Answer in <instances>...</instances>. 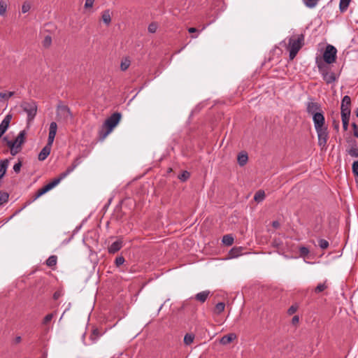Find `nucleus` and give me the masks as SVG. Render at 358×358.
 Here are the masks:
<instances>
[{
    "instance_id": "f257e3e1",
    "label": "nucleus",
    "mask_w": 358,
    "mask_h": 358,
    "mask_svg": "<svg viewBox=\"0 0 358 358\" xmlns=\"http://www.w3.org/2000/svg\"><path fill=\"white\" fill-rule=\"evenodd\" d=\"M80 164V158H76L73 162L72 164L69 166L64 172L60 173L57 178H54L52 181L45 185L42 188L39 189L32 196L31 199H30L26 203L24 208L26 207L27 205H29L34 201H36L37 199H38L40 196H41L42 195H43L52 188H54L55 186H57L62 180L65 178L69 174H70Z\"/></svg>"
},
{
    "instance_id": "f03ea898",
    "label": "nucleus",
    "mask_w": 358,
    "mask_h": 358,
    "mask_svg": "<svg viewBox=\"0 0 358 358\" xmlns=\"http://www.w3.org/2000/svg\"><path fill=\"white\" fill-rule=\"evenodd\" d=\"M306 113L313 117V124L325 120L322 105L313 97H308L306 103Z\"/></svg>"
},
{
    "instance_id": "7ed1b4c3",
    "label": "nucleus",
    "mask_w": 358,
    "mask_h": 358,
    "mask_svg": "<svg viewBox=\"0 0 358 358\" xmlns=\"http://www.w3.org/2000/svg\"><path fill=\"white\" fill-rule=\"evenodd\" d=\"M305 36L303 34L297 36H292L289 38L287 49L289 50V57L290 60H293L296 56L299 51L304 45Z\"/></svg>"
},
{
    "instance_id": "20e7f679",
    "label": "nucleus",
    "mask_w": 358,
    "mask_h": 358,
    "mask_svg": "<svg viewBox=\"0 0 358 358\" xmlns=\"http://www.w3.org/2000/svg\"><path fill=\"white\" fill-rule=\"evenodd\" d=\"M121 117V113L116 112L106 120L101 129L99 132L101 140H103L112 131L113 128L119 123Z\"/></svg>"
},
{
    "instance_id": "39448f33",
    "label": "nucleus",
    "mask_w": 358,
    "mask_h": 358,
    "mask_svg": "<svg viewBox=\"0 0 358 358\" xmlns=\"http://www.w3.org/2000/svg\"><path fill=\"white\" fill-rule=\"evenodd\" d=\"M314 127L317 134L318 145L321 150H326L329 139V131L325 120L314 124Z\"/></svg>"
},
{
    "instance_id": "423d86ee",
    "label": "nucleus",
    "mask_w": 358,
    "mask_h": 358,
    "mask_svg": "<svg viewBox=\"0 0 358 358\" xmlns=\"http://www.w3.org/2000/svg\"><path fill=\"white\" fill-rule=\"evenodd\" d=\"M20 107L27 115V124L32 122L37 113L38 106L36 102L34 101H22Z\"/></svg>"
},
{
    "instance_id": "0eeeda50",
    "label": "nucleus",
    "mask_w": 358,
    "mask_h": 358,
    "mask_svg": "<svg viewBox=\"0 0 358 358\" xmlns=\"http://www.w3.org/2000/svg\"><path fill=\"white\" fill-rule=\"evenodd\" d=\"M336 48L334 45L328 44L326 46V49L323 54L324 61L328 64H331L335 62L336 59Z\"/></svg>"
},
{
    "instance_id": "6e6552de",
    "label": "nucleus",
    "mask_w": 358,
    "mask_h": 358,
    "mask_svg": "<svg viewBox=\"0 0 358 358\" xmlns=\"http://www.w3.org/2000/svg\"><path fill=\"white\" fill-rule=\"evenodd\" d=\"M57 116L64 121L71 120L73 117L70 108L62 104H59L57 107Z\"/></svg>"
},
{
    "instance_id": "1a4fd4ad",
    "label": "nucleus",
    "mask_w": 358,
    "mask_h": 358,
    "mask_svg": "<svg viewBox=\"0 0 358 358\" xmlns=\"http://www.w3.org/2000/svg\"><path fill=\"white\" fill-rule=\"evenodd\" d=\"M351 114V99L349 96L345 95L341 101V115L350 116Z\"/></svg>"
},
{
    "instance_id": "9d476101",
    "label": "nucleus",
    "mask_w": 358,
    "mask_h": 358,
    "mask_svg": "<svg viewBox=\"0 0 358 358\" xmlns=\"http://www.w3.org/2000/svg\"><path fill=\"white\" fill-rule=\"evenodd\" d=\"M26 139V131L24 130L21 131L15 139L13 141L14 144L18 150V153L22 150V145L24 143Z\"/></svg>"
},
{
    "instance_id": "9b49d317",
    "label": "nucleus",
    "mask_w": 358,
    "mask_h": 358,
    "mask_svg": "<svg viewBox=\"0 0 358 358\" xmlns=\"http://www.w3.org/2000/svg\"><path fill=\"white\" fill-rule=\"evenodd\" d=\"M122 247L123 241L121 239H118L108 246V252L110 254H115L118 252Z\"/></svg>"
},
{
    "instance_id": "f8f14e48",
    "label": "nucleus",
    "mask_w": 358,
    "mask_h": 358,
    "mask_svg": "<svg viewBox=\"0 0 358 358\" xmlns=\"http://www.w3.org/2000/svg\"><path fill=\"white\" fill-rule=\"evenodd\" d=\"M12 119V115L8 114L5 116L4 119L2 120V122L0 124V131L5 134L7 129L9 127L10 121Z\"/></svg>"
},
{
    "instance_id": "ddd939ff",
    "label": "nucleus",
    "mask_w": 358,
    "mask_h": 358,
    "mask_svg": "<svg viewBox=\"0 0 358 358\" xmlns=\"http://www.w3.org/2000/svg\"><path fill=\"white\" fill-rule=\"evenodd\" d=\"M210 293L209 290L201 292L194 296V299L201 303H204L209 296Z\"/></svg>"
},
{
    "instance_id": "4468645a",
    "label": "nucleus",
    "mask_w": 358,
    "mask_h": 358,
    "mask_svg": "<svg viewBox=\"0 0 358 358\" xmlns=\"http://www.w3.org/2000/svg\"><path fill=\"white\" fill-rule=\"evenodd\" d=\"M347 152L350 157L358 158V146L355 141H353L350 148L347 150Z\"/></svg>"
},
{
    "instance_id": "2eb2a0df",
    "label": "nucleus",
    "mask_w": 358,
    "mask_h": 358,
    "mask_svg": "<svg viewBox=\"0 0 358 358\" xmlns=\"http://www.w3.org/2000/svg\"><path fill=\"white\" fill-rule=\"evenodd\" d=\"M322 78L327 84H331L334 83L336 79L335 73L334 72L329 71L323 73Z\"/></svg>"
},
{
    "instance_id": "dca6fc26",
    "label": "nucleus",
    "mask_w": 358,
    "mask_h": 358,
    "mask_svg": "<svg viewBox=\"0 0 358 358\" xmlns=\"http://www.w3.org/2000/svg\"><path fill=\"white\" fill-rule=\"evenodd\" d=\"M9 164V159H6L0 162V180L4 176L6 173Z\"/></svg>"
},
{
    "instance_id": "f3484780",
    "label": "nucleus",
    "mask_w": 358,
    "mask_h": 358,
    "mask_svg": "<svg viewBox=\"0 0 358 358\" xmlns=\"http://www.w3.org/2000/svg\"><path fill=\"white\" fill-rule=\"evenodd\" d=\"M236 338V335L235 334H229L224 335L221 339L220 343L222 345H227L232 342Z\"/></svg>"
},
{
    "instance_id": "a211bd4d",
    "label": "nucleus",
    "mask_w": 358,
    "mask_h": 358,
    "mask_svg": "<svg viewBox=\"0 0 358 358\" xmlns=\"http://www.w3.org/2000/svg\"><path fill=\"white\" fill-rule=\"evenodd\" d=\"M101 20L106 25H109L110 24L111 13L109 9L105 10L102 12Z\"/></svg>"
},
{
    "instance_id": "6ab92c4d",
    "label": "nucleus",
    "mask_w": 358,
    "mask_h": 358,
    "mask_svg": "<svg viewBox=\"0 0 358 358\" xmlns=\"http://www.w3.org/2000/svg\"><path fill=\"white\" fill-rule=\"evenodd\" d=\"M50 151H51L50 148H48V146H45L41 150L40 153L38 154V160L44 161L48 157V156L50 155Z\"/></svg>"
},
{
    "instance_id": "aec40b11",
    "label": "nucleus",
    "mask_w": 358,
    "mask_h": 358,
    "mask_svg": "<svg viewBox=\"0 0 358 358\" xmlns=\"http://www.w3.org/2000/svg\"><path fill=\"white\" fill-rule=\"evenodd\" d=\"M237 160H238V164L241 166H243L248 162V154L246 152H244L239 153L238 155Z\"/></svg>"
},
{
    "instance_id": "412c9836",
    "label": "nucleus",
    "mask_w": 358,
    "mask_h": 358,
    "mask_svg": "<svg viewBox=\"0 0 358 358\" xmlns=\"http://www.w3.org/2000/svg\"><path fill=\"white\" fill-rule=\"evenodd\" d=\"M351 0H340L339 9L341 13L347 10Z\"/></svg>"
},
{
    "instance_id": "4be33fe9",
    "label": "nucleus",
    "mask_w": 358,
    "mask_h": 358,
    "mask_svg": "<svg viewBox=\"0 0 358 358\" xmlns=\"http://www.w3.org/2000/svg\"><path fill=\"white\" fill-rule=\"evenodd\" d=\"M6 145L10 148V155L12 156H15L18 153V150H17L13 141H8Z\"/></svg>"
},
{
    "instance_id": "5701e85b",
    "label": "nucleus",
    "mask_w": 358,
    "mask_h": 358,
    "mask_svg": "<svg viewBox=\"0 0 358 358\" xmlns=\"http://www.w3.org/2000/svg\"><path fill=\"white\" fill-rule=\"evenodd\" d=\"M222 241L225 245L230 246L234 243V237L231 234L224 235Z\"/></svg>"
},
{
    "instance_id": "b1692460",
    "label": "nucleus",
    "mask_w": 358,
    "mask_h": 358,
    "mask_svg": "<svg viewBox=\"0 0 358 358\" xmlns=\"http://www.w3.org/2000/svg\"><path fill=\"white\" fill-rule=\"evenodd\" d=\"M264 198L265 192L263 190L257 191L254 196V200L257 203L262 202L264 199Z\"/></svg>"
},
{
    "instance_id": "393cba45",
    "label": "nucleus",
    "mask_w": 358,
    "mask_h": 358,
    "mask_svg": "<svg viewBox=\"0 0 358 358\" xmlns=\"http://www.w3.org/2000/svg\"><path fill=\"white\" fill-rule=\"evenodd\" d=\"M57 256L51 255L46 260V265L49 267H52L57 264Z\"/></svg>"
},
{
    "instance_id": "a878e982",
    "label": "nucleus",
    "mask_w": 358,
    "mask_h": 358,
    "mask_svg": "<svg viewBox=\"0 0 358 358\" xmlns=\"http://www.w3.org/2000/svg\"><path fill=\"white\" fill-rule=\"evenodd\" d=\"M9 194L6 192L0 191V206L8 202Z\"/></svg>"
},
{
    "instance_id": "bb28decb",
    "label": "nucleus",
    "mask_w": 358,
    "mask_h": 358,
    "mask_svg": "<svg viewBox=\"0 0 358 358\" xmlns=\"http://www.w3.org/2000/svg\"><path fill=\"white\" fill-rule=\"evenodd\" d=\"M57 131V123L55 122H52L50 124L49 134H48L52 135V136H56Z\"/></svg>"
},
{
    "instance_id": "cd10ccee",
    "label": "nucleus",
    "mask_w": 358,
    "mask_h": 358,
    "mask_svg": "<svg viewBox=\"0 0 358 358\" xmlns=\"http://www.w3.org/2000/svg\"><path fill=\"white\" fill-rule=\"evenodd\" d=\"M320 0H303L306 7L309 8H315Z\"/></svg>"
},
{
    "instance_id": "c85d7f7f",
    "label": "nucleus",
    "mask_w": 358,
    "mask_h": 358,
    "mask_svg": "<svg viewBox=\"0 0 358 358\" xmlns=\"http://www.w3.org/2000/svg\"><path fill=\"white\" fill-rule=\"evenodd\" d=\"M225 304L223 302H219L216 304L215 307V313L217 315H220L224 310Z\"/></svg>"
},
{
    "instance_id": "c756f323",
    "label": "nucleus",
    "mask_w": 358,
    "mask_h": 358,
    "mask_svg": "<svg viewBox=\"0 0 358 358\" xmlns=\"http://www.w3.org/2000/svg\"><path fill=\"white\" fill-rule=\"evenodd\" d=\"M350 117V116L341 115L343 129L344 131H347L348 129Z\"/></svg>"
},
{
    "instance_id": "7c9ffc66",
    "label": "nucleus",
    "mask_w": 358,
    "mask_h": 358,
    "mask_svg": "<svg viewBox=\"0 0 358 358\" xmlns=\"http://www.w3.org/2000/svg\"><path fill=\"white\" fill-rule=\"evenodd\" d=\"M327 288V285L326 284V282L323 283H320L317 285V287L315 288V292L317 294H319L324 290H325Z\"/></svg>"
},
{
    "instance_id": "2f4dec72",
    "label": "nucleus",
    "mask_w": 358,
    "mask_h": 358,
    "mask_svg": "<svg viewBox=\"0 0 358 358\" xmlns=\"http://www.w3.org/2000/svg\"><path fill=\"white\" fill-rule=\"evenodd\" d=\"M194 339V336L192 334H187L184 337V343L189 345L193 343Z\"/></svg>"
},
{
    "instance_id": "473e14b6",
    "label": "nucleus",
    "mask_w": 358,
    "mask_h": 358,
    "mask_svg": "<svg viewBox=\"0 0 358 358\" xmlns=\"http://www.w3.org/2000/svg\"><path fill=\"white\" fill-rule=\"evenodd\" d=\"M317 67H318V69H319V72L320 73V74L322 75V76H323V73H324L325 72H327L329 71V67L322 64V63H318L317 64Z\"/></svg>"
},
{
    "instance_id": "72a5a7b5",
    "label": "nucleus",
    "mask_w": 358,
    "mask_h": 358,
    "mask_svg": "<svg viewBox=\"0 0 358 358\" xmlns=\"http://www.w3.org/2000/svg\"><path fill=\"white\" fill-rule=\"evenodd\" d=\"M130 66V60L128 59H125L121 62L120 69L122 71H126L129 66Z\"/></svg>"
},
{
    "instance_id": "f704fd0d",
    "label": "nucleus",
    "mask_w": 358,
    "mask_h": 358,
    "mask_svg": "<svg viewBox=\"0 0 358 358\" xmlns=\"http://www.w3.org/2000/svg\"><path fill=\"white\" fill-rule=\"evenodd\" d=\"M43 47L45 48H49L50 45H51V43H52V38L50 36L48 35L46 36L43 41Z\"/></svg>"
},
{
    "instance_id": "c9c22d12",
    "label": "nucleus",
    "mask_w": 358,
    "mask_h": 358,
    "mask_svg": "<svg viewBox=\"0 0 358 358\" xmlns=\"http://www.w3.org/2000/svg\"><path fill=\"white\" fill-rule=\"evenodd\" d=\"M124 262H125V259L123 256H122V255L118 256L115 259V265L117 267H120L124 263Z\"/></svg>"
},
{
    "instance_id": "e433bc0d",
    "label": "nucleus",
    "mask_w": 358,
    "mask_h": 358,
    "mask_svg": "<svg viewBox=\"0 0 358 358\" xmlns=\"http://www.w3.org/2000/svg\"><path fill=\"white\" fill-rule=\"evenodd\" d=\"M7 4L5 1H0V15L4 16L6 13Z\"/></svg>"
},
{
    "instance_id": "4c0bfd02",
    "label": "nucleus",
    "mask_w": 358,
    "mask_h": 358,
    "mask_svg": "<svg viewBox=\"0 0 358 358\" xmlns=\"http://www.w3.org/2000/svg\"><path fill=\"white\" fill-rule=\"evenodd\" d=\"M318 245L322 250L327 249L329 245V242L327 240L322 238L318 241Z\"/></svg>"
},
{
    "instance_id": "58836bf2",
    "label": "nucleus",
    "mask_w": 358,
    "mask_h": 358,
    "mask_svg": "<svg viewBox=\"0 0 358 358\" xmlns=\"http://www.w3.org/2000/svg\"><path fill=\"white\" fill-rule=\"evenodd\" d=\"M299 250L301 257H306L310 252L309 249L306 246H301Z\"/></svg>"
},
{
    "instance_id": "ea45409f",
    "label": "nucleus",
    "mask_w": 358,
    "mask_h": 358,
    "mask_svg": "<svg viewBox=\"0 0 358 358\" xmlns=\"http://www.w3.org/2000/svg\"><path fill=\"white\" fill-rule=\"evenodd\" d=\"M100 336H101V334H100L99 329H95L92 331V333L90 336V338L93 341H95Z\"/></svg>"
},
{
    "instance_id": "a19ab883",
    "label": "nucleus",
    "mask_w": 358,
    "mask_h": 358,
    "mask_svg": "<svg viewBox=\"0 0 358 358\" xmlns=\"http://www.w3.org/2000/svg\"><path fill=\"white\" fill-rule=\"evenodd\" d=\"M157 24L156 22H152L149 24L148 30L150 33L154 34L157 29Z\"/></svg>"
},
{
    "instance_id": "79ce46f5",
    "label": "nucleus",
    "mask_w": 358,
    "mask_h": 358,
    "mask_svg": "<svg viewBox=\"0 0 358 358\" xmlns=\"http://www.w3.org/2000/svg\"><path fill=\"white\" fill-rule=\"evenodd\" d=\"M190 176V174L188 171H184L179 176L178 178L181 181H185L187 180Z\"/></svg>"
},
{
    "instance_id": "37998d69",
    "label": "nucleus",
    "mask_w": 358,
    "mask_h": 358,
    "mask_svg": "<svg viewBox=\"0 0 358 358\" xmlns=\"http://www.w3.org/2000/svg\"><path fill=\"white\" fill-rule=\"evenodd\" d=\"M54 317V313H50V314H48L47 315H45V317L43 318V324L44 325H46L48 324L53 318Z\"/></svg>"
},
{
    "instance_id": "c03bdc74",
    "label": "nucleus",
    "mask_w": 358,
    "mask_h": 358,
    "mask_svg": "<svg viewBox=\"0 0 358 358\" xmlns=\"http://www.w3.org/2000/svg\"><path fill=\"white\" fill-rule=\"evenodd\" d=\"M13 95H14L13 92H8V93L0 92V98L4 99H8Z\"/></svg>"
},
{
    "instance_id": "a18cd8bd",
    "label": "nucleus",
    "mask_w": 358,
    "mask_h": 358,
    "mask_svg": "<svg viewBox=\"0 0 358 358\" xmlns=\"http://www.w3.org/2000/svg\"><path fill=\"white\" fill-rule=\"evenodd\" d=\"M352 170L354 176H358V161H355L352 165Z\"/></svg>"
},
{
    "instance_id": "49530a36",
    "label": "nucleus",
    "mask_w": 358,
    "mask_h": 358,
    "mask_svg": "<svg viewBox=\"0 0 358 358\" xmlns=\"http://www.w3.org/2000/svg\"><path fill=\"white\" fill-rule=\"evenodd\" d=\"M31 8V5L28 2H24L22 6V12L23 13H27Z\"/></svg>"
},
{
    "instance_id": "de8ad7c7",
    "label": "nucleus",
    "mask_w": 358,
    "mask_h": 358,
    "mask_svg": "<svg viewBox=\"0 0 358 358\" xmlns=\"http://www.w3.org/2000/svg\"><path fill=\"white\" fill-rule=\"evenodd\" d=\"M55 138V136H53V137H52V135L48 134V143L45 146H48V148H51L52 143L54 142Z\"/></svg>"
},
{
    "instance_id": "09e8293b",
    "label": "nucleus",
    "mask_w": 358,
    "mask_h": 358,
    "mask_svg": "<svg viewBox=\"0 0 358 358\" xmlns=\"http://www.w3.org/2000/svg\"><path fill=\"white\" fill-rule=\"evenodd\" d=\"M55 138V136H53V137H52V135L48 134V143L45 146H48V148H51L52 143L54 142Z\"/></svg>"
},
{
    "instance_id": "8fccbe9b",
    "label": "nucleus",
    "mask_w": 358,
    "mask_h": 358,
    "mask_svg": "<svg viewBox=\"0 0 358 358\" xmlns=\"http://www.w3.org/2000/svg\"><path fill=\"white\" fill-rule=\"evenodd\" d=\"M21 167H22V162L19 161L17 163L14 164V166H13V171L16 173H18L20 171Z\"/></svg>"
},
{
    "instance_id": "3c124183",
    "label": "nucleus",
    "mask_w": 358,
    "mask_h": 358,
    "mask_svg": "<svg viewBox=\"0 0 358 358\" xmlns=\"http://www.w3.org/2000/svg\"><path fill=\"white\" fill-rule=\"evenodd\" d=\"M298 306L296 305H292L287 310V313L291 315L295 313L297 310Z\"/></svg>"
},
{
    "instance_id": "603ef678",
    "label": "nucleus",
    "mask_w": 358,
    "mask_h": 358,
    "mask_svg": "<svg viewBox=\"0 0 358 358\" xmlns=\"http://www.w3.org/2000/svg\"><path fill=\"white\" fill-rule=\"evenodd\" d=\"M95 0H85V8L88 9L92 8Z\"/></svg>"
},
{
    "instance_id": "864d4df0",
    "label": "nucleus",
    "mask_w": 358,
    "mask_h": 358,
    "mask_svg": "<svg viewBox=\"0 0 358 358\" xmlns=\"http://www.w3.org/2000/svg\"><path fill=\"white\" fill-rule=\"evenodd\" d=\"M352 126L353 127L354 130V136L357 138H358V127L355 122H352Z\"/></svg>"
},
{
    "instance_id": "5fc2aeb1",
    "label": "nucleus",
    "mask_w": 358,
    "mask_h": 358,
    "mask_svg": "<svg viewBox=\"0 0 358 358\" xmlns=\"http://www.w3.org/2000/svg\"><path fill=\"white\" fill-rule=\"evenodd\" d=\"M236 250H237L236 248H233V249L231 250L230 253H231L232 257L238 256V254L236 253Z\"/></svg>"
},
{
    "instance_id": "6e6d98bb",
    "label": "nucleus",
    "mask_w": 358,
    "mask_h": 358,
    "mask_svg": "<svg viewBox=\"0 0 358 358\" xmlns=\"http://www.w3.org/2000/svg\"><path fill=\"white\" fill-rule=\"evenodd\" d=\"M197 31H198V30L196 28H194V27H189L188 29V32L191 33V34L195 33V32H197Z\"/></svg>"
},
{
    "instance_id": "4d7b16f0",
    "label": "nucleus",
    "mask_w": 358,
    "mask_h": 358,
    "mask_svg": "<svg viewBox=\"0 0 358 358\" xmlns=\"http://www.w3.org/2000/svg\"><path fill=\"white\" fill-rule=\"evenodd\" d=\"M292 322V324L298 323L299 322V317L296 315L294 316Z\"/></svg>"
},
{
    "instance_id": "13d9d810",
    "label": "nucleus",
    "mask_w": 358,
    "mask_h": 358,
    "mask_svg": "<svg viewBox=\"0 0 358 358\" xmlns=\"http://www.w3.org/2000/svg\"><path fill=\"white\" fill-rule=\"evenodd\" d=\"M272 225L275 228H278L280 226V224L278 221H273Z\"/></svg>"
},
{
    "instance_id": "bf43d9fd",
    "label": "nucleus",
    "mask_w": 358,
    "mask_h": 358,
    "mask_svg": "<svg viewBox=\"0 0 358 358\" xmlns=\"http://www.w3.org/2000/svg\"><path fill=\"white\" fill-rule=\"evenodd\" d=\"M22 341V338H21V336H17L15 338V343H20Z\"/></svg>"
},
{
    "instance_id": "052dcab7",
    "label": "nucleus",
    "mask_w": 358,
    "mask_h": 358,
    "mask_svg": "<svg viewBox=\"0 0 358 358\" xmlns=\"http://www.w3.org/2000/svg\"><path fill=\"white\" fill-rule=\"evenodd\" d=\"M334 129L338 130L339 129V123L338 122H334Z\"/></svg>"
},
{
    "instance_id": "680f3d73",
    "label": "nucleus",
    "mask_w": 358,
    "mask_h": 358,
    "mask_svg": "<svg viewBox=\"0 0 358 358\" xmlns=\"http://www.w3.org/2000/svg\"><path fill=\"white\" fill-rule=\"evenodd\" d=\"M3 141H5L6 143H7L8 141H10V140L8 138L7 136H4V137H3Z\"/></svg>"
},
{
    "instance_id": "e2e57ef3",
    "label": "nucleus",
    "mask_w": 358,
    "mask_h": 358,
    "mask_svg": "<svg viewBox=\"0 0 358 358\" xmlns=\"http://www.w3.org/2000/svg\"><path fill=\"white\" fill-rule=\"evenodd\" d=\"M53 296H54L55 299H57L58 298V296H59V294L56 292V293L54 294Z\"/></svg>"
},
{
    "instance_id": "0e129e2a",
    "label": "nucleus",
    "mask_w": 358,
    "mask_h": 358,
    "mask_svg": "<svg viewBox=\"0 0 358 358\" xmlns=\"http://www.w3.org/2000/svg\"><path fill=\"white\" fill-rule=\"evenodd\" d=\"M4 134L2 133L1 131H0V138L2 137V136Z\"/></svg>"
},
{
    "instance_id": "69168bd1",
    "label": "nucleus",
    "mask_w": 358,
    "mask_h": 358,
    "mask_svg": "<svg viewBox=\"0 0 358 358\" xmlns=\"http://www.w3.org/2000/svg\"><path fill=\"white\" fill-rule=\"evenodd\" d=\"M196 37H197V36H192V38H196Z\"/></svg>"
},
{
    "instance_id": "338daca9",
    "label": "nucleus",
    "mask_w": 358,
    "mask_h": 358,
    "mask_svg": "<svg viewBox=\"0 0 358 358\" xmlns=\"http://www.w3.org/2000/svg\"><path fill=\"white\" fill-rule=\"evenodd\" d=\"M162 306H163V305H162V306H160L159 310H161V309L162 308Z\"/></svg>"
}]
</instances>
